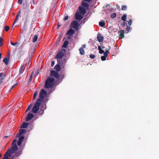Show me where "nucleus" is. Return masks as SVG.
I'll list each match as a JSON object with an SVG mask.
<instances>
[{
    "label": "nucleus",
    "mask_w": 159,
    "mask_h": 159,
    "mask_svg": "<svg viewBox=\"0 0 159 159\" xmlns=\"http://www.w3.org/2000/svg\"><path fill=\"white\" fill-rule=\"evenodd\" d=\"M98 49L99 51L100 50L102 49L101 48V47L100 46H98Z\"/></svg>",
    "instance_id": "864d4df0"
},
{
    "label": "nucleus",
    "mask_w": 159,
    "mask_h": 159,
    "mask_svg": "<svg viewBox=\"0 0 159 159\" xmlns=\"http://www.w3.org/2000/svg\"><path fill=\"white\" fill-rule=\"evenodd\" d=\"M1 56H2V54H1V53L0 52V60L1 59Z\"/></svg>",
    "instance_id": "13d9d810"
},
{
    "label": "nucleus",
    "mask_w": 159,
    "mask_h": 159,
    "mask_svg": "<svg viewBox=\"0 0 159 159\" xmlns=\"http://www.w3.org/2000/svg\"><path fill=\"white\" fill-rule=\"evenodd\" d=\"M50 75L52 77H54L56 79H58L60 77L58 73L53 70H52L50 71Z\"/></svg>",
    "instance_id": "423d86ee"
},
{
    "label": "nucleus",
    "mask_w": 159,
    "mask_h": 159,
    "mask_svg": "<svg viewBox=\"0 0 159 159\" xmlns=\"http://www.w3.org/2000/svg\"><path fill=\"white\" fill-rule=\"evenodd\" d=\"M37 91H35L34 94L33 96V100H34L36 98L37 95Z\"/></svg>",
    "instance_id": "c756f323"
},
{
    "label": "nucleus",
    "mask_w": 159,
    "mask_h": 159,
    "mask_svg": "<svg viewBox=\"0 0 159 159\" xmlns=\"http://www.w3.org/2000/svg\"><path fill=\"white\" fill-rule=\"evenodd\" d=\"M17 83H16L15 84H14L11 87V89H13L14 87H15L17 85Z\"/></svg>",
    "instance_id": "09e8293b"
},
{
    "label": "nucleus",
    "mask_w": 159,
    "mask_h": 159,
    "mask_svg": "<svg viewBox=\"0 0 159 159\" xmlns=\"http://www.w3.org/2000/svg\"><path fill=\"white\" fill-rule=\"evenodd\" d=\"M97 40L99 42H102L103 40V38L101 34H98L97 35Z\"/></svg>",
    "instance_id": "4468645a"
},
{
    "label": "nucleus",
    "mask_w": 159,
    "mask_h": 159,
    "mask_svg": "<svg viewBox=\"0 0 159 159\" xmlns=\"http://www.w3.org/2000/svg\"><path fill=\"white\" fill-rule=\"evenodd\" d=\"M75 18L77 20H80L83 18V16L81 15L78 12H76L75 14Z\"/></svg>",
    "instance_id": "0eeeda50"
},
{
    "label": "nucleus",
    "mask_w": 159,
    "mask_h": 159,
    "mask_svg": "<svg viewBox=\"0 0 159 159\" xmlns=\"http://www.w3.org/2000/svg\"><path fill=\"white\" fill-rule=\"evenodd\" d=\"M30 62V60H29V62H28V64H29V63Z\"/></svg>",
    "instance_id": "0e129e2a"
},
{
    "label": "nucleus",
    "mask_w": 159,
    "mask_h": 159,
    "mask_svg": "<svg viewBox=\"0 0 159 159\" xmlns=\"http://www.w3.org/2000/svg\"><path fill=\"white\" fill-rule=\"evenodd\" d=\"M11 44L13 46H15L18 43L17 42L14 43L12 42H11Z\"/></svg>",
    "instance_id": "58836bf2"
},
{
    "label": "nucleus",
    "mask_w": 159,
    "mask_h": 159,
    "mask_svg": "<svg viewBox=\"0 0 159 159\" xmlns=\"http://www.w3.org/2000/svg\"><path fill=\"white\" fill-rule=\"evenodd\" d=\"M82 5L84 7H88V4L87 3L84 2V1H83L82 2Z\"/></svg>",
    "instance_id": "a878e982"
},
{
    "label": "nucleus",
    "mask_w": 159,
    "mask_h": 159,
    "mask_svg": "<svg viewBox=\"0 0 159 159\" xmlns=\"http://www.w3.org/2000/svg\"><path fill=\"white\" fill-rule=\"evenodd\" d=\"M31 77H32V76L31 75L30 76V80L31 81Z\"/></svg>",
    "instance_id": "bf43d9fd"
},
{
    "label": "nucleus",
    "mask_w": 159,
    "mask_h": 159,
    "mask_svg": "<svg viewBox=\"0 0 159 159\" xmlns=\"http://www.w3.org/2000/svg\"><path fill=\"white\" fill-rule=\"evenodd\" d=\"M61 26V25H59V23H58L57 24V29H58L59 28V27Z\"/></svg>",
    "instance_id": "3c124183"
},
{
    "label": "nucleus",
    "mask_w": 159,
    "mask_h": 159,
    "mask_svg": "<svg viewBox=\"0 0 159 159\" xmlns=\"http://www.w3.org/2000/svg\"><path fill=\"white\" fill-rule=\"evenodd\" d=\"M107 57L106 54H104L103 56L101 57V59L102 61H104L106 60V58Z\"/></svg>",
    "instance_id": "5701e85b"
},
{
    "label": "nucleus",
    "mask_w": 159,
    "mask_h": 159,
    "mask_svg": "<svg viewBox=\"0 0 159 159\" xmlns=\"http://www.w3.org/2000/svg\"><path fill=\"white\" fill-rule=\"evenodd\" d=\"M23 0H18V2L20 4H22Z\"/></svg>",
    "instance_id": "c03bdc74"
},
{
    "label": "nucleus",
    "mask_w": 159,
    "mask_h": 159,
    "mask_svg": "<svg viewBox=\"0 0 159 159\" xmlns=\"http://www.w3.org/2000/svg\"><path fill=\"white\" fill-rule=\"evenodd\" d=\"M25 64H23L22 66H21V67L20 68V71H19V74H21L23 73V71L25 69Z\"/></svg>",
    "instance_id": "f3484780"
},
{
    "label": "nucleus",
    "mask_w": 159,
    "mask_h": 159,
    "mask_svg": "<svg viewBox=\"0 0 159 159\" xmlns=\"http://www.w3.org/2000/svg\"><path fill=\"white\" fill-rule=\"evenodd\" d=\"M34 117V115L33 114L29 113L28 114L27 116V117L25 118V121H28L31 120Z\"/></svg>",
    "instance_id": "1a4fd4ad"
},
{
    "label": "nucleus",
    "mask_w": 159,
    "mask_h": 159,
    "mask_svg": "<svg viewBox=\"0 0 159 159\" xmlns=\"http://www.w3.org/2000/svg\"><path fill=\"white\" fill-rule=\"evenodd\" d=\"M126 27L125 29V31L126 32V33H128L130 31L131 28L130 27L128 26L127 25H126Z\"/></svg>",
    "instance_id": "4be33fe9"
},
{
    "label": "nucleus",
    "mask_w": 159,
    "mask_h": 159,
    "mask_svg": "<svg viewBox=\"0 0 159 159\" xmlns=\"http://www.w3.org/2000/svg\"><path fill=\"white\" fill-rule=\"evenodd\" d=\"M127 6L126 5L122 6L121 7V10L122 11H125L126 10Z\"/></svg>",
    "instance_id": "c85d7f7f"
},
{
    "label": "nucleus",
    "mask_w": 159,
    "mask_h": 159,
    "mask_svg": "<svg viewBox=\"0 0 159 159\" xmlns=\"http://www.w3.org/2000/svg\"><path fill=\"white\" fill-rule=\"evenodd\" d=\"M126 22H127L129 26H130L132 24V20H129L128 21H126Z\"/></svg>",
    "instance_id": "2f4dec72"
},
{
    "label": "nucleus",
    "mask_w": 159,
    "mask_h": 159,
    "mask_svg": "<svg viewBox=\"0 0 159 159\" xmlns=\"http://www.w3.org/2000/svg\"><path fill=\"white\" fill-rule=\"evenodd\" d=\"M79 25L78 22L76 20H74L71 22L70 27L77 30L79 29Z\"/></svg>",
    "instance_id": "39448f33"
},
{
    "label": "nucleus",
    "mask_w": 159,
    "mask_h": 159,
    "mask_svg": "<svg viewBox=\"0 0 159 159\" xmlns=\"http://www.w3.org/2000/svg\"><path fill=\"white\" fill-rule=\"evenodd\" d=\"M29 124L28 123L23 122L20 127V128H27Z\"/></svg>",
    "instance_id": "2eb2a0df"
},
{
    "label": "nucleus",
    "mask_w": 159,
    "mask_h": 159,
    "mask_svg": "<svg viewBox=\"0 0 159 159\" xmlns=\"http://www.w3.org/2000/svg\"><path fill=\"white\" fill-rule=\"evenodd\" d=\"M38 36L37 35H35L34 36V38L33 39L32 41L33 42H35L37 40Z\"/></svg>",
    "instance_id": "393cba45"
},
{
    "label": "nucleus",
    "mask_w": 159,
    "mask_h": 159,
    "mask_svg": "<svg viewBox=\"0 0 159 159\" xmlns=\"http://www.w3.org/2000/svg\"><path fill=\"white\" fill-rule=\"evenodd\" d=\"M116 13H113L111 15V17L112 19L114 18L116 16Z\"/></svg>",
    "instance_id": "bb28decb"
},
{
    "label": "nucleus",
    "mask_w": 159,
    "mask_h": 159,
    "mask_svg": "<svg viewBox=\"0 0 159 159\" xmlns=\"http://www.w3.org/2000/svg\"><path fill=\"white\" fill-rule=\"evenodd\" d=\"M30 2L31 3L30 0H25V3L26 4H29Z\"/></svg>",
    "instance_id": "79ce46f5"
},
{
    "label": "nucleus",
    "mask_w": 159,
    "mask_h": 159,
    "mask_svg": "<svg viewBox=\"0 0 159 159\" xmlns=\"http://www.w3.org/2000/svg\"><path fill=\"white\" fill-rule=\"evenodd\" d=\"M127 19V15L124 14L123 15L121 18V20H123V21H125Z\"/></svg>",
    "instance_id": "b1692460"
},
{
    "label": "nucleus",
    "mask_w": 159,
    "mask_h": 159,
    "mask_svg": "<svg viewBox=\"0 0 159 159\" xmlns=\"http://www.w3.org/2000/svg\"><path fill=\"white\" fill-rule=\"evenodd\" d=\"M54 69L57 71H59L60 70V66L59 64H57L54 67Z\"/></svg>",
    "instance_id": "6ab92c4d"
},
{
    "label": "nucleus",
    "mask_w": 159,
    "mask_h": 159,
    "mask_svg": "<svg viewBox=\"0 0 159 159\" xmlns=\"http://www.w3.org/2000/svg\"><path fill=\"white\" fill-rule=\"evenodd\" d=\"M89 57L93 59L95 58V55H93L92 54H91L89 55Z\"/></svg>",
    "instance_id": "f704fd0d"
},
{
    "label": "nucleus",
    "mask_w": 159,
    "mask_h": 159,
    "mask_svg": "<svg viewBox=\"0 0 159 159\" xmlns=\"http://www.w3.org/2000/svg\"><path fill=\"white\" fill-rule=\"evenodd\" d=\"M19 139L17 142L18 146H20L22 143V141H23L25 137L23 135L20 136Z\"/></svg>",
    "instance_id": "9d476101"
},
{
    "label": "nucleus",
    "mask_w": 159,
    "mask_h": 159,
    "mask_svg": "<svg viewBox=\"0 0 159 159\" xmlns=\"http://www.w3.org/2000/svg\"><path fill=\"white\" fill-rule=\"evenodd\" d=\"M86 45L85 44H84L82 45V47L81 48H83V49L85 48H86Z\"/></svg>",
    "instance_id": "8fccbe9b"
},
{
    "label": "nucleus",
    "mask_w": 159,
    "mask_h": 159,
    "mask_svg": "<svg viewBox=\"0 0 159 159\" xmlns=\"http://www.w3.org/2000/svg\"><path fill=\"white\" fill-rule=\"evenodd\" d=\"M61 36V35H60L57 38V41L56 42V43H59L60 42Z\"/></svg>",
    "instance_id": "cd10ccee"
},
{
    "label": "nucleus",
    "mask_w": 159,
    "mask_h": 159,
    "mask_svg": "<svg viewBox=\"0 0 159 159\" xmlns=\"http://www.w3.org/2000/svg\"><path fill=\"white\" fill-rule=\"evenodd\" d=\"M39 70H38L35 73V75H37L39 73Z\"/></svg>",
    "instance_id": "de8ad7c7"
},
{
    "label": "nucleus",
    "mask_w": 159,
    "mask_h": 159,
    "mask_svg": "<svg viewBox=\"0 0 159 159\" xmlns=\"http://www.w3.org/2000/svg\"><path fill=\"white\" fill-rule=\"evenodd\" d=\"M54 64H55L54 61H51V66L52 67L54 65Z\"/></svg>",
    "instance_id": "37998d69"
},
{
    "label": "nucleus",
    "mask_w": 159,
    "mask_h": 159,
    "mask_svg": "<svg viewBox=\"0 0 159 159\" xmlns=\"http://www.w3.org/2000/svg\"><path fill=\"white\" fill-rule=\"evenodd\" d=\"M10 55H9V58L10 57ZM3 61L6 65H7L9 63V58H7V57L4 58V59L3 60Z\"/></svg>",
    "instance_id": "dca6fc26"
},
{
    "label": "nucleus",
    "mask_w": 159,
    "mask_h": 159,
    "mask_svg": "<svg viewBox=\"0 0 159 159\" xmlns=\"http://www.w3.org/2000/svg\"><path fill=\"white\" fill-rule=\"evenodd\" d=\"M47 94V92L43 89L40 90L39 98L37 102L34 104V106L32 109V112L34 113H38L39 115H43L44 113V110L46 109V104L44 107V104L46 102V99H44V97Z\"/></svg>",
    "instance_id": "f257e3e1"
},
{
    "label": "nucleus",
    "mask_w": 159,
    "mask_h": 159,
    "mask_svg": "<svg viewBox=\"0 0 159 159\" xmlns=\"http://www.w3.org/2000/svg\"><path fill=\"white\" fill-rule=\"evenodd\" d=\"M68 17H68V16H65L64 18V19H63L65 21L66 20H67L68 19Z\"/></svg>",
    "instance_id": "a19ab883"
},
{
    "label": "nucleus",
    "mask_w": 159,
    "mask_h": 159,
    "mask_svg": "<svg viewBox=\"0 0 159 159\" xmlns=\"http://www.w3.org/2000/svg\"><path fill=\"white\" fill-rule=\"evenodd\" d=\"M26 130L25 129H20L19 130V132L17 134L16 137H20L22 134L25 133Z\"/></svg>",
    "instance_id": "6e6552de"
},
{
    "label": "nucleus",
    "mask_w": 159,
    "mask_h": 159,
    "mask_svg": "<svg viewBox=\"0 0 159 159\" xmlns=\"http://www.w3.org/2000/svg\"><path fill=\"white\" fill-rule=\"evenodd\" d=\"M57 61L59 64H61L62 63V61L61 59H57Z\"/></svg>",
    "instance_id": "e433bc0d"
},
{
    "label": "nucleus",
    "mask_w": 159,
    "mask_h": 159,
    "mask_svg": "<svg viewBox=\"0 0 159 159\" xmlns=\"http://www.w3.org/2000/svg\"><path fill=\"white\" fill-rule=\"evenodd\" d=\"M104 48V47H103V48Z\"/></svg>",
    "instance_id": "69168bd1"
},
{
    "label": "nucleus",
    "mask_w": 159,
    "mask_h": 159,
    "mask_svg": "<svg viewBox=\"0 0 159 159\" xmlns=\"http://www.w3.org/2000/svg\"><path fill=\"white\" fill-rule=\"evenodd\" d=\"M110 47H109V48H108V49H108V51L109 50H110Z\"/></svg>",
    "instance_id": "680f3d73"
},
{
    "label": "nucleus",
    "mask_w": 159,
    "mask_h": 159,
    "mask_svg": "<svg viewBox=\"0 0 159 159\" xmlns=\"http://www.w3.org/2000/svg\"><path fill=\"white\" fill-rule=\"evenodd\" d=\"M33 2L34 4H36V3H37V2H36L35 0H33Z\"/></svg>",
    "instance_id": "5fc2aeb1"
},
{
    "label": "nucleus",
    "mask_w": 159,
    "mask_h": 159,
    "mask_svg": "<svg viewBox=\"0 0 159 159\" xmlns=\"http://www.w3.org/2000/svg\"><path fill=\"white\" fill-rule=\"evenodd\" d=\"M79 8L80 13L82 15H84L86 12L85 9L81 6L79 7Z\"/></svg>",
    "instance_id": "f8f14e48"
},
{
    "label": "nucleus",
    "mask_w": 159,
    "mask_h": 159,
    "mask_svg": "<svg viewBox=\"0 0 159 159\" xmlns=\"http://www.w3.org/2000/svg\"><path fill=\"white\" fill-rule=\"evenodd\" d=\"M55 84V79L54 78L49 77L45 81L44 87L47 89H52Z\"/></svg>",
    "instance_id": "7ed1b4c3"
},
{
    "label": "nucleus",
    "mask_w": 159,
    "mask_h": 159,
    "mask_svg": "<svg viewBox=\"0 0 159 159\" xmlns=\"http://www.w3.org/2000/svg\"><path fill=\"white\" fill-rule=\"evenodd\" d=\"M109 52L108 51V50H107L105 52H104V54H107V55H108V54L109 53Z\"/></svg>",
    "instance_id": "a18cd8bd"
},
{
    "label": "nucleus",
    "mask_w": 159,
    "mask_h": 159,
    "mask_svg": "<svg viewBox=\"0 0 159 159\" xmlns=\"http://www.w3.org/2000/svg\"><path fill=\"white\" fill-rule=\"evenodd\" d=\"M118 33L119 34V36L120 38L122 39L124 38V30H121L118 32Z\"/></svg>",
    "instance_id": "9b49d317"
},
{
    "label": "nucleus",
    "mask_w": 159,
    "mask_h": 159,
    "mask_svg": "<svg viewBox=\"0 0 159 159\" xmlns=\"http://www.w3.org/2000/svg\"><path fill=\"white\" fill-rule=\"evenodd\" d=\"M106 23L104 21L102 22H99V25L102 27H103L105 25Z\"/></svg>",
    "instance_id": "412c9836"
},
{
    "label": "nucleus",
    "mask_w": 159,
    "mask_h": 159,
    "mask_svg": "<svg viewBox=\"0 0 159 159\" xmlns=\"http://www.w3.org/2000/svg\"><path fill=\"white\" fill-rule=\"evenodd\" d=\"M75 32V30L71 28L67 31L66 33V35L68 34L69 35H73Z\"/></svg>",
    "instance_id": "ddd939ff"
},
{
    "label": "nucleus",
    "mask_w": 159,
    "mask_h": 159,
    "mask_svg": "<svg viewBox=\"0 0 159 159\" xmlns=\"http://www.w3.org/2000/svg\"><path fill=\"white\" fill-rule=\"evenodd\" d=\"M71 38V35H69L67 37V39H70Z\"/></svg>",
    "instance_id": "603ef678"
},
{
    "label": "nucleus",
    "mask_w": 159,
    "mask_h": 159,
    "mask_svg": "<svg viewBox=\"0 0 159 159\" xmlns=\"http://www.w3.org/2000/svg\"><path fill=\"white\" fill-rule=\"evenodd\" d=\"M91 0H84L85 1H87L88 2H90Z\"/></svg>",
    "instance_id": "4d7b16f0"
},
{
    "label": "nucleus",
    "mask_w": 159,
    "mask_h": 159,
    "mask_svg": "<svg viewBox=\"0 0 159 159\" xmlns=\"http://www.w3.org/2000/svg\"><path fill=\"white\" fill-rule=\"evenodd\" d=\"M121 25L123 27H124L126 26V25H127V23H126L125 21H123L122 23H121Z\"/></svg>",
    "instance_id": "7c9ffc66"
},
{
    "label": "nucleus",
    "mask_w": 159,
    "mask_h": 159,
    "mask_svg": "<svg viewBox=\"0 0 159 159\" xmlns=\"http://www.w3.org/2000/svg\"><path fill=\"white\" fill-rule=\"evenodd\" d=\"M3 78H2L1 79H0V85L3 82Z\"/></svg>",
    "instance_id": "49530a36"
},
{
    "label": "nucleus",
    "mask_w": 159,
    "mask_h": 159,
    "mask_svg": "<svg viewBox=\"0 0 159 159\" xmlns=\"http://www.w3.org/2000/svg\"><path fill=\"white\" fill-rule=\"evenodd\" d=\"M4 29H5V30L6 31H8L9 30V26H8V25L6 26H5L4 27Z\"/></svg>",
    "instance_id": "473e14b6"
},
{
    "label": "nucleus",
    "mask_w": 159,
    "mask_h": 159,
    "mask_svg": "<svg viewBox=\"0 0 159 159\" xmlns=\"http://www.w3.org/2000/svg\"><path fill=\"white\" fill-rule=\"evenodd\" d=\"M3 39L2 37L0 38V46H1L2 45Z\"/></svg>",
    "instance_id": "72a5a7b5"
},
{
    "label": "nucleus",
    "mask_w": 159,
    "mask_h": 159,
    "mask_svg": "<svg viewBox=\"0 0 159 159\" xmlns=\"http://www.w3.org/2000/svg\"><path fill=\"white\" fill-rule=\"evenodd\" d=\"M108 6H109V4H107V6H106V7H107Z\"/></svg>",
    "instance_id": "e2e57ef3"
},
{
    "label": "nucleus",
    "mask_w": 159,
    "mask_h": 159,
    "mask_svg": "<svg viewBox=\"0 0 159 159\" xmlns=\"http://www.w3.org/2000/svg\"><path fill=\"white\" fill-rule=\"evenodd\" d=\"M20 11L17 14L16 16V19H17L18 18V17L20 16Z\"/></svg>",
    "instance_id": "4c0bfd02"
},
{
    "label": "nucleus",
    "mask_w": 159,
    "mask_h": 159,
    "mask_svg": "<svg viewBox=\"0 0 159 159\" xmlns=\"http://www.w3.org/2000/svg\"><path fill=\"white\" fill-rule=\"evenodd\" d=\"M31 108V105H30L28 107L26 110V112L30 110Z\"/></svg>",
    "instance_id": "c9c22d12"
},
{
    "label": "nucleus",
    "mask_w": 159,
    "mask_h": 159,
    "mask_svg": "<svg viewBox=\"0 0 159 159\" xmlns=\"http://www.w3.org/2000/svg\"><path fill=\"white\" fill-rule=\"evenodd\" d=\"M79 50L80 51V54L81 55H83L85 54V51L84 49L83 48H80Z\"/></svg>",
    "instance_id": "aec40b11"
},
{
    "label": "nucleus",
    "mask_w": 159,
    "mask_h": 159,
    "mask_svg": "<svg viewBox=\"0 0 159 159\" xmlns=\"http://www.w3.org/2000/svg\"><path fill=\"white\" fill-rule=\"evenodd\" d=\"M66 50L64 49H62L61 50L58 52L55 56V58L57 59H61L62 58L64 55V52H65Z\"/></svg>",
    "instance_id": "20e7f679"
},
{
    "label": "nucleus",
    "mask_w": 159,
    "mask_h": 159,
    "mask_svg": "<svg viewBox=\"0 0 159 159\" xmlns=\"http://www.w3.org/2000/svg\"><path fill=\"white\" fill-rule=\"evenodd\" d=\"M7 137H8L7 136H5L4 137V138H7Z\"/></svg>",
    "instance_id": "052dcab7"
},
{
    "label": "nucleus",
    "mask_w": 159,
    "mask_h": 159,
    "mask_svg": "<svg viewBox=\"0 0 159 159\" xmlns=\"http://www.w3.org/2000/svg\"><path fill=\"white\" fill-rule=\"evenodd\" d=\"M69 43V42L68 41H65L64 42L63 44L62 45V47L64 48H66Z\"/></svg>",
    "instance_id": "a211bd4d"
},
{
    "label": "nucleus",
    "mask_w": 159,
    "mask_h": 159,
    "mask_svg": "<svg viewBox=\"0 0 159 159\" xmlns=\"http://www.w3.org/2000/svg\"><path fill=\"white\" fill-rule=\"evenodd\" d=\"M104 51L102 49L99 51V53L101 54H102L103 53H104Z\"/></svg>",
    "instance_id": "ea45409f"
},
{
    "label": "nucleus",
    "mask_w": 159,
    "mask_h": 159,
    "mask_svg": "<svg viewBox=\"0 0 159 159\" xmlns=\"http://www.w3.org/2000/svg\"><path fill=\"white\" fill-rule=\"evenodd\" d=\"M17 140L14 139L12 143L11 147L8 149L4 155V157L2 159H9L8 157H10L11 154L15 153V156L18 157L22 153V151L19 150L16 152V151L18 150V148L16 145Z\"/></svg>",
    "instance_id": "f03ea898"
},
{
    "label": "nucleus",
    "mask_w": 159,
    "mask_h": 159,
    "mask_svg": "<svg viewBox=\"0 0 159 159\" xmlns=\"http://www.w3.org/2000/svg\"><path fill=\"white\" fill-rule=\"evenodd\" d=\"M16 20H17V19H16H16L14 21V23H13V25L14 24H15V22L16 21Z\"/></svg>",
    "instance_id": "6e6d98bb"
}]
</instances>
